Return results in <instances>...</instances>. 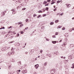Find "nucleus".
<instances>
[{
    "label": "nucleus",
    "mask_w": 74,
    "mask_h": 74,
    "mask_svg": "<svg viewBox=\"0 0 74 74\" xmlns=\"http://www.w3.org/2000/svg\"><path fill=\"white\" fill-rule=\"evenodd\" d=\"M11 54H14V52H8L7 54V56H10Z\"/></svg>",
    "instance_id": "nucleus-1"
},
{
    "label": "nucleus",
    "mask_w": 74,
    "mask_h": 74,
    "mask_svg": "<svg viewBox=\"0 0 74 74\" xmlns=\"http://www.w3.org/2000/svg\"><path fill=\"white\" fill-rule=\"evenodd\" d=\"M9 48H10V47H9L8 48H7V47H3V49H1V50L2 51H5V50H7V49H9Z\"/></svg>",
    "instance_id": "nucleus-2"
},
{
    "label": "nucleus",
    "mask_w": 74,
    "mask_h": 74,
    "mask_svg": "<svg viewBox=\"0 0 74 74\" xmlns=\"http://www.w3.org/2000/svg\"><path fill=\"white\" fill-rule=\"evenodd\" d=\"M55 69H51V74H54V73H55Z\"/></svg>",
    "instance_id": "nucleus-3"
},
{
    "label": "nucleus",
    "mask_w": 74,
    "mask_h": 74,
    "mask_svg": "<svg viewBox=\"0 0 74 74\" xmlns=\"http://www.w3.org/2000/svg\"><path fill=\"white\" fill-rule=\"evenodd\" d=\"M27 71L26 70H23L22 71V73H21V74H25V73H27Z\"/></svg>",
    "instance_id": "nucleus-4"
},
{
    "label": "nucleus",
    "mask_w": 74,
    "mask_h": 74,
    "mask_svg": "<svg viewBox=\"0 0 74 74\" xmlns=\"http://www.w3.org/2000/svg\"><path fill=\"white\" fill-rule=\"evenodd\" d=\"M38 66H39V65L38 64H37L35 65V67L36 69H37L38 67Z\"/></svg>",
    "instance_id": "nucleus-5"
},
{
    "label": "nucleus",
    "mask_w": 74,
    "mask_h": 74,
    "mask_svg": "<svg viewBox=\"0 0 74 74\" xmlns=\"http://www.w3.org/2000/svg\"><path fill=\"white\" fill-rule=\"evenodd\" d=\"M46 55L47 56H49V57L50 58L52 57V56H51V54H46Z\"/></svg>",
    "instance_id": "nucleus-6"
},
{
    "label": "nucleus",
    "mask_w": 74,
    "mask_h": 74,
    "mask_svg": "<svg viewBox=\"0 0 74 74\" xmlns=\"http://www.w3.org/2000/svg\"><path fill=\"white\" fill-rule=\"evenodd\" d=\"M67 6V8H69V7H71V5H70V4H65Z\"/></svg>",
    "instance_id": "nucleus-7"
},
{
    "label": "nucleus",
    "mask_w": 74,
    "mask_h": 74,
    "mask_svg": "<svg viewBox=\"0 0 74 74\" xmlns=\"http://www.w3.org/2000/svg\"><path fill=\"white\" fill-rule=\"evenodd\" d=\"M72 57L71 56H69L68 57V59H69V60H71L72 59Z\"/></svg>",
    "instance_id": "nucleus-8"
},
{
    "label": "nucleus",
    "mask_w": 74,
    "mask_h": 74,
    "mask_svg": "<svg viewBox=\"0 0 74 74\" xmlns=\"http://www.w3.org/2000/svg\"><path fill=\"white\" fill-rule=\"evenodd\" d=\"M52 42L53 44H56V41H52Z\"/></svg>",
    "instance_id": "nucleus-9"
},
{
    "label": "nucleus",
    "mask_w": 74,
    "mask_h": 74,
    "mask_svg": "<svg viewBox=\"0 0 74 74\" xmlns=\"http://www.w3.org/2000/svg\"><path fill=\"white\" fill-rule=\"evenodd\" d=\"M59 22V20H57L55 21V23H57Z\"/></svg>",
    "instance_id": "nucleus-10"
},
{
    "label": "nucleus",
    "mask_w": 74,
    "mask_h": 74,
    "mask_svg": "<svg viewBox=\"0 0 74 74\" xmlns=\"http://www.w3.org/2000/svg\"><path fill=\"white\" fill-rule=\"evenodd\" d=\"M54 23L53 22H51L50 23V24L51 25H53Z\"/></svg>",
    "instance_id": "nucleus-11"
},
{
    "label": "nucleus",
    "mask_w": 74,
    "mask_h": 74,
    "mask_svg": "<svg viewBox=\"0 0 74 74\" xmlns=\"http://www.w3.org/2000/svg\"><path fill=\"white\" fill-rule=\"evenodd\" d=\"M14 40H13V41H12V42H9V44H11V43H12L13 42H14Z\"/></svg>",
    "instance_id": "nucleus-12"
},
{
    "label": "nucleus",
    "mask_w": 74,
    "mask_h": 74,
    "mask_svg": "<svg viewBox=\"0 0 74 74\" xmlns=\"http://www.w3.org/2000/svg\"><path fill=\"white\" fill-rule=\"evenodd\" d=\"M61 58H63V59H66V57H63V56H62L60 57Z\"/></svg>",
    "instance_id": "nucleus-13"
},
{
    "label": "nucleus",
    "mask_w": 74,
    "mask_h": 74,
    "mask_svg": "<svg viewBox=\"0 0 74 74\" xmlns=\"http://www.w3.org/2000/svg\"><path fill=\"white\" fill-rule=\"evenodd\" d=\"M74 45H70V47L71 48L72 47H74Z\"/></svg>",
    "instance_id": "nucleus-14"
},
{
    "label": "nucleus",
    "mask_w": 74,
    "mask_h": 74,
    "mask_svg": "<svg viewBox=\"0 0 74 74\" xmlns=\"http://www.w3.org/2000/svg\"><path fill=\"white\" fill-rule=\"evenodd\" d=\"M36 16H37V15H36V14H34L33 15V16L34 18H35V17Z\"/></svg>",
    "instance_id": "nucleus-15"
},
{
    "label": "nucleus",
    "mask_w": 74,
    "mask_h": 74,
    "mask_svg": "<svg viewBox=\"0 0 74 74\" xmlns=\"http://www.w3.org/2000/svg\"><path fill=\"white\" fill-rule=\"evenodd\" d=\"M28 53H29V52L26 51L25 52V55H27Z\"/></svg>",
    "instance_id": "nucleus-16"
},
{
    "label": "nucleus",
    "mask_w": 74,
    "mask_h": 74,
    "mask_svg": "<svg viewBox=\"0 0 74 74\" xmlns=\"http://www.w3.org/2000/svg\"><path fill=\"white\" fill-rule=\"evenodd\" d=\"M58 48V47L56 46H55L54 47V49H56Z\"/></svg>",
    "instance_id": "nucleus-17"
},
{
    "label": "nucleus",
    "mask_w": 74,
    "mask_h": 74,
    "mask_svg": "<svg viewBox=\"0 0 74 74\" xmlns=\"http://www.w3.org/2000/svg\"><path fill=\"white\" fill-rule=\"evenodd\" d=\"M16 12H15L14 11V12H12V14H16Z\"/></svg>",
    "instance_id": "nucleus-18"
},
{
    "label": "nucleus",
    "mask_w": 74,
    "mask_h": 74,
    "mask_svg": "<svg viewBox=\"0 0 74 74\" xmlns=\"http://www.w3.org/2000/svg\"><path fill=\"white\" fill-rule=\"evenodd\" d=\"M48 9H49V8L48 7H47L46 8V11H48Z\"/></svg>",
    "instance_id": "nucleus-19"
},
{
    "label": "nucleus",
    "mask_w": 74,
    "mask_h": 74,
    "mask_svg": "<svg viewBox=\"0 0 74 74\" xmlns=\"http://www.w3.org/2000/svg\"><path fill=\"white\" fill-rule=\"evenodd\" d=\"M47 3V1H44L43 2V4H46V3Z\"/></svg>",
    "instance_id": "nucleus-20"
},
{
    "label": "nucleus",
    "mask_w": 74,
    "mask_h": 74,
    "mask_svg": "<svg viewBox=\"0 0 74 74\" xmlns=\"http://www.w3.org/2000/svg\"><path fill=\"white\" fill-rule=\"evenodd\" d=\"M38 13H40V12H41V13H42V11L41 10H39L38 12Z\"/></svg>",
    "instance_id": "nucleus-21"
},
{
    "label": "nucleus",
    "mask_w": 74,
    "mask_h": 74,
    "mask_svg": "<svg viewBox=\"0 0 74 74\" xmlns=\"http://www.w3.org/2000/svg\"><path fill=\"white\" fill-rule=\"evenodd\" d=\"M32 50H31V51H30L29 53L30 55H32Z\"/></svg>",
    "instance_id": "nucleus-22"
},
{
    "label": "nucleus",
    "mask_w": 74,
    "mask_h": 74,
    "mask_svg": "<svg viewBox=\"0 0 74 74\" xmlns=\"http://www.w3.org/2000/svg\"><path fill=\"white\" fill-rule=\"evenodd\" d=\"M58 27L57 28V29H60V28L61 27V26H60V25H59Z\"/></svg>",
    "instance_id": "nucleus-23"
},
{
    "label": "nucleus",
    "mask_w": 74,
    "mask_h": 74,
    "mask_svg": "<svg viewBox=\"0 0 74 74\" xmlns=\"http://www.w3.org/2000/svg\"><path fill=\"white\" fill-rule=\"evenodd\" d=\"M47 62H45L44 65L45 66H47Z\"/></svg>",
    "instance_id": "nucleus-24"
},
{
    "label": "nucleus",
    "mask_w": 74,
    "mask_h": 74,
    "mask_svg": "<svg viewBox=\"0 0 74 74\" xmlns=\"http://www.w3.org/2000/svg\"><path fill=\"white\" fill-rule=\"evenodd\" d=\"M21 61H19L18 65H21Z\"/></svg>",
    "instance_id": "nucleus-25"
},
{
    "label": "nucleus",
    "mask_w": 74,
    "mask_h": 74,
    "mask_svg": "<svg viewBox=\"0 0 74 74\" xmlns=\"http://www.w3.org/2000/svg\"><path fill=\"white\" fill-rule=\"evenodd\" d=\"M26 10V8H23L22 9V10H23H23Z\"/></svg>",
    "instance_id": "nucleus-26"
},
{
    "label": "nucleus",
    "mask_w": 74,
    "mask_h": 74,
    "mask_svg": "<svg viewBox=\"0 0 74 74\" xmlns=\"http://www.w3.org/2000/svg\"><path fill=\"white\" fill-rule=\"evenodd\" d=\"M52 37H53V38H56V36L55 35H53L52 36Z\"/></svg>",
    "instance_id": "nucleus-27"
},
{
    "label": "nucleus",
    "mask_w": 74,
    "mask_h": 74,
    "mask_svg": "<svg viewBox=\"0 0 74 74\" xmlns=\"http://www.w3.org/2000/svg\"><path fill=\"white\" fill-rule=\"evenodd\" d=\"M65 42H64L63 44L62 45V46H63V45H66V44H65Z\"/></svg>",
    "instance_id": "nucleus-28"
},
{
    "label": "nucleus",
    "mask_w": 74,
    "mask_h": 74,
    "mask_svg": "<svg viewBox=\"0 0 74 74\" xmlns=\"http://www.w3.org/2000/svg\"><path fill=\"white\" fill-rule=\"evenodd\" d=\"M62 30H65V28L64 27L62 28Z\"/></svg>",
    "instance_id": "nucleus-29"
},
{
    "label": "nucleus",
    "mask_w": 74,
    "mask_h": 74,
    "mask_svg": "<svg viewBox=\"0 0 74 74\" xmlns=\"http://www.w3.org/2000/svg\"><path fill=\"white\" fill-rule=\"evenodd\" d=\"M40 16H41V15H39L37 17V18H40Z\"/></svg>",
    "instance_id": "nucleus-30"
},
{
    "label": "nucleus",
    "mask_w": 74,
    "mask_h": 74,
    "mask_svg": "<svg viewBox=\"0 0 74 74\" xmlns=\"http://www.w3.org/2000/svg\"><path fill=\"white\" fill-rule=\"evenodd\" d=\"M54 54H56V55H58V53H57V52H54Z\"/></svg>",
    "instance_id": "nucleus-31"
},
{
    "label": "nucleus",
    "mask_w": 74,
    "mask_h": 74,
    "mask_svg": "<svg viewBox=\"0 0 74 74\" xmlns=\"http://www.w3.org/2000/svg\"><path fill=\"white\" fill-rule=\"evenodd\" d=\"M43 12H45V8L43 9Z\"/></svg>",
    "instance_id": "nucleus-32"
},
{
    "label": "nucleus",
    "mask_w": 74,
    "mask_h": 74,
    "mask_svg": "<svg viewBox=\"0 0 74 74\" xmlns=\"http://www.w3.org/2000/svg\"><path fill=\"white\" fill-rule=\"evenodd\" d=\"M60 1H57V3H60Z\"/></svg>",
    "instance_id": "nucleus-33"
},
{
    "label": "nucleus",
    "mask_w": 74,
    "mask_h": 74,
    "mask_svg": "<svg viewBox=\"0 0 74 74\" xmlns=\"http://www.w3.org/2000/svg\"><path fill=\"white\" fill-rule=\"evenodd\" d=\"M58 34H59V33H58V32H56L55 34H56V35H58Z\"/></svg>",
    "instance_id": "nucleus-34"
},
{
    "label": "nucleus",
    "mask_w": 74,
    "mask_h": 74,
    "mask_svg": "<svg viewBox=\"0 0 74 74\" xmlns=\"http://www.w3.org/2000/svg\"><path fill=\"white\" fill-rule=\"evenodd\" d=\"M55 2H52L51 3V4H54L55 3Z\"/></svg>",
    "instance_id": "nucleus-35"
},
{
    "label": "nucleus",
    "mask_w": 74,
    "mask_h": 74,
    "mask_svg": "<svg viewBox=\"0 0 74 74\" xmlns=\"http://www.w3.org/2000/svg\"><path fill=\"white\" fill-rule=\"evenodd\" d=\"M23 26V24H21L20 25V27H22V26Z\"/></svg>",
    "instance_id": "nucleus-36"
},
{
    "label": "nucleus",
    "mask_w": 74,
    "mask_h": 74,
    "mask_svg": "<svg viewBox=\"0 0 74 74\" xmlns=\"http://www.w3.org/2000/svg\"><path fill=\"white\" fill-rule=\"evenodd\" d=\"M29 29V28L28 27H26L25 28V30H27V29Z\"/></svg>",
    "instance_id": "nucleus-37"
},
{
    "label": "nucleus",
    "mask_w": 74,
    "mask_h": 74,
    "mask_svg": "<svg viewBox=\"0 0 74 74\" xmlns=\"http://www.w3.org/2000/svg\"><path fill=\"white\" fill-rule=\"evenodd\" d=\"M26 22H27L28 21H29V19H27L26 20Z\"/></svg>",
    "instance_id": "nucleus-38"
},
{
    "label": "nucleus",
    "mask_w": 74,
    "mask_h": 74,
    "mask_svg": "<svg viewBox=\"0 0 74 74\" xmlns=\"http://www.w3.org/2000/svg\"><path fill=\"white\" fill-rule=\"evenodd\" d=\"M21 34H23V31H21Z\"/></svg>",
    "instance_id": "nucleus-39"
},
{
    "label": "nucleus",
    "mask_w": 74,
    "mask_h": 74,
    "mask_svg": "<svg viewBox=\"0 0 74 74\" xmlns=\"http://www.w3.org/2000/svg\"><path fill=\"white\" fill-rule=\"evenodd\" d=\"M19 8H20V7L19 6H18L17 8V10H19Z\"/></svg>",
    "instance_id": "nucleus-40"
},
{
    "label": "nucleus",
    "mask_w": 74,
    "mask_h": 74,
    "mask_svg": "<svg viewBox=\"0 0 74 74\" xmlns=\"http://www.w3.org/2000/svg\"><path fill=\"white\" fill-rule=\"evenodd\" d=\"M46 40L47 41H49V39H48V38H46Z\"/></svg>",
    "instance_id": "nucleus-41"
},
{
    "label": "nucleus",
    "mask_w": 74,
    "mask_h": 74,
    "mask_svg": "<svg viewBox=\"0 0 74 74\" xmlns=\"http://www.w3.org/2000/svg\"><path fill=\"white\" fill-rule=\"evenodd\" d=\"M31 16H28V18H31Z\"/></svg>",
    "instance_id": "nucleus-42"
},
{
    "label": "nucleus",
    "mask_w": 74,
    "mask_h": 74,
    "mask_svg": "<svg viewBox=\"0 0 74 74\" xmlns=\"http://www.w3.org/2000/svg\"><path fill=\"white\" fill-rule=\"evenodd\" d=\"M42 50H41L40 51V52L41 53H42Z\"/></svg>",
    "instance_id": "nucleus-43"
},
{
    "label": "nucleus",
    "mask_w": 74,
    "mask_h": 74,
    "mask_svg": "<svg viewBox=\"0 0 74 74\" xmlns=\"http://www.w3.org/2000/svg\"><path fill=\"white\" fill-rule=\"evenodd\" d=\"M63 15V13H62L61 14H60V15L62 16V15Z\"/></svg>",
    "instance_id": "nucleus-44"
},
{
    "label": "nucleus",
    "mask_w": 74,
    "mask_h": 74,
    "mask_svg": "<svg viewBox=\"0 0 74 74\" xmlns=\"http://www.w3.org/2000/svg\"><path fill=\"white\" fill-rule=\"evenodd\" d=\"M13 33L14 34H16V33L14 31L13 32Z\"/></svg>",
    "instance_id": "nucleus-45"
},
{
    "label": "nucleus",
    "mask_w": 74,
    "mask_h": 74,
    "mask_svg": "<svg viewBox=\"0 0 74 74\" xmlns=\"http://www.w3.org/2000/svg\"><path fill=\"white\" fill-rule=\"evenodd\" d=\"M2 14L3 15H5V13H4V12H3Z\"/></svg>",
    "instance_id": "nucleus-46"
},
{
    "label": "nucleus",
    "mask_w": 74,
    "mask_h": 74,
    "mask_svg": "<svg viewBox=\"0 0 74 74\" xmlns=\"http://www.w3.org/2000/svg\"><path fill=\"white\" fill-rule=\"evenodd\" d=\"M44 27H41V29H44Z\"/></svg>",
    "instance_id": "nucleus-47"
},
{
    "label": "nucleus",
    "mask_w": 74,
    "mask_h": 74,
    "mask_svg": "<svg viewBox=\"0 0 74 74\" xmlns=\"http://www.w3.org/2000/svg\"><path fill=\"white\" fill-rule=\"evenodd\" d=\"M16 36H18H18H19V34H17L16 35Z\"/></svg>",
    "instance_id": "nucleus-48"
},
{
    "label": "nucleus",
    "mask_w": 74,
    "mask_h": 74,
    "mask_svg": "<svg viewBox=\"0 0 74 74\" xmlns=\"http://www.w3.org/2000/svg\"><path fill=\"white\" fill-rule=\"evenodd\" d=\"M71 68H72V69H74V65H73V66H72L71 67Z\"/></svg>",
    "instance_id": "nucleus-49"
},
{
    "label": "nucleus",
    "mask_w": 74,
    "mask_h": 74,
    "mask_svg": "<svg viewBox=\"0 0 74 74\" xmlns=\"http://www.w3.org/2000/svg\"><path fill=\"white\" fill-rule=\"evenodd\" d=\"M47 2H50L51 1V0H47Z\"/></svg>",
    "instance_id": "nucleus-50"
},
{
    "label": "nucleus",
    "mask_w": 74,
    "mask_h": 74,
    "mask_svg": "<svg viewBox=\"0 0 74 74\" xmlns=\"http://www.w3.org/2000/svg\"><path fill=\"white\" fill-rule=\"evenodd\" d=\"M18 3H21V1H19V0H18Z\"/></svg>",
    "instance_id": "nucleus-51"
},
{
    "label": "nucleus",
    "mask_w": 74,
    "mask_h": 74,
    "mask_svg": "<svg viewBox=\"0 0 74 74\" xmlns=\"http://www.w3.org/2000/svg\"><path fill=\"white\" fill-rule=\"evenodd\" d=\"M22 23L21 22H19L18 23V25H21V24Z\"/></svg>",
    "instance_id": "nucleus-52"
},
{
    "label": "nucleus",
    "mask_w": 74,
    "mask_h": 74,
    "mask_svg": "<svg viewBox=\"0 0 74 74\" xmlns=\"http://www.w3.org/2000/svg\"><path fill=\"white\" fill-rule=\"evenodd\" d=\"M56 9H54L53 11H56Z\"/></svg>",
    "instance_id": "nucleus-53"
},
{
    "label": "nucleus",
    "mask_w": 74,
    "mask_h": 74,
    "mask_svg": "<svg viewBox=\"0 0 74 74\" xmlns=\"http://www.w3.org/2000/svg\"><path fill=\"white\" fill-rule=\"evenodd\" d=\"M46 16V14H45L43 15V16Z\"/></svg>",
    "instance_id": "nucleus-54"
},
{
    "label": "nucleus",
    "mask_w": 74,
    "mask_h": 74,
    "mask_svg": "<svg viewBox=\"0 0 74 74\" xmlns=\"http://www.w3.org/2000/svg\"><path fill=\"white\" fill-rule=\"evenodd\" d=\"M11 11H14V9H12Z\"/></svg>",
    "instance_id": "nucleus-55"
},
{
    "label": "nucleus",
    "mask_w": 74,
    "mask_h": 74,
    "mask_svg": "<svg viewBox=\"0 0 74 74\" xmlns=\"http://www.w3.org/2000/svg\"><path fill=\"white\" fill-rule=\"evenodd\" d=\"M11 32H11V31H9L8 32V33H11Z\"/></svg>",
    "instance_id": "nucleus-56"
},
{
    "label": "nucleus",
    "mask_w": 74,
    "mask_h": 74,
    "mask_svg": "<svg viewBox=\"0 0 74 74\" xmlns=\"http://www.w3.org/2000/svg\"><path fill=\"white\" fill-rule=\"evenodd\" d=\"M33 74H37V73H36V72H34V73Z\"/></svg>",
    "instance_id": "nucleus-57"
},
{
    "label": "nucleus",
    "mask_w": 74,
    "mask_h": 74,
    "mask_svg": "<svg viewBox=\"0 0 74 74\" xmlns=\"http://www.w3.org/2000/svg\"><path fill=\"white\" fill-rule=\"evenodd\" d=\"M11 26L10 27L8 28V29H11Z\"/></svg>",
    "instance_id": "nucleus-58"
},
{
    "label": "nucleus",
    "mask_w": 74,
    "mask_h": 74,
    "mask_svg": "<svg viewBox=\"0 0 74 74\" xmlns=\"http://www.w3.org/2000/svg\"><path fill=\"white\" fill-rule=\"evenodd\" d=\"M62 40H60V41H59V42H62Z\"/></svg>",
    "instance_id": "nucleus-59"
},
{
    "label": "nucleus",
    "mask_w": 74,
    "mask_h": 74,
    "mask_svg": "<svg viewBox=\"0 0 74 74\" xmlns=\"http://www.w3.org/2000/svg\"><path fill=\"white\" fill-rule=\"evenodd\" d=\"M72 30H74V28H72Z\"/></svg>",
    "instance_id": "nucleus-60"
},
{
    "label": "nucleus",
    "mask_w": 74,
    "mask_h": 74,
    "mask_svg": "<svg viewBox=\"0 0 74 74\" xmlns=\"http://www.w3.org/2000/svg\"><path fill=\"white\" fill-rule=\"evenodd\" d=\"M18 72H20L21 71V70H18Z\"/></svg>",
    "instance_id": "nucleus-61"
},
{
    "label": "nucleus",
    "mask_w": 74,
    "mask_h": 74,
    "mask_svg": "<svg viewBox=\"0 0 74 74\" xmlns=\"http://www.w3.org/2000/svg\"><path fill=\"white\" fill-rule=\"evenodd\" d=\"M47 53H48V52H49V50H48V51H47Z\"/></svg>",
    "instance_id": "nucleus-62"
},
{
    "label": "nucleus",
    "mask_w": 74,
    "mask_h": 74,
    "mask_svg": "<svg viewBox=\"0 0 74 74\" xmlns=\"http://www.w3.org/2000/svg\"><path fill=\"white\" fill-rule=\"evenodd\" d=\"M7 36H8V35L7 34L6 35H5V38H6V37H7Z\"/></svg>",
    "instance_id": "nucleus-63"
},
{
    "label": "nucleus",
    "mask_w": 74,
    "mask_h": 74,
    "mask_svg": "<svg viewBox=\"0 0 74 74\" xmlns=\"http://www.w3.org/2000/svg\"><path fill=\"white\" fill-rule=\"evenodd\" d=\"M72 19L73 20V19H74V17H73L72 18Z\"/></svg>",
    "instance_id": "nucleus-64"
}]
</instances>
